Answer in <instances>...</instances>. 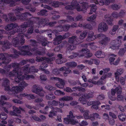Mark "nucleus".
Wrapping results in <instances>:
<instances>
[{
	"label": "nucleus",
	"instance_id": "1",
	"mask_svg": "<svg viewBox=\"0 0 126 126\" xmlns=\"http://www.w3.org/2000/svg\"><path fill=\"white\" fill-rule=\"evenodd\" d=\"M33 23L32 21H29L27 23H24L19 27H17L16 24H9L6 27L5 29L8 31L7 33L9 35L13 34L15 32H16L18 33L19 34L16 37L13 39L12 43L14 46L19 47L20 51H20L18 52L16 50L13 49V52L14 54H11L10 55L6 53H1L0 54V59L4 61H1L0 62V66L1 64V62L2 63L5 64L8 63L11 60L8 59L7 58L9 57L13 58L16 57L18 55H31L32 53L42 55L45 53V51H37L35 49H32L31 51L32 53H31L29 51L31 48L29 46H27L22 47L20 46L25 43V40L24 38L25 36L28 38L30 37L29 36H27L24 33L26 31V28L28 26L30 27L28 31V33L31 34L33 32V29L32 25L33 24Z\"/></svg>",
	"mask_w": 126,
	"mask_h": 126
},
{
	"label": "nucleus",
	"instance_id": "2",
	"mask_svg": "<svg viewBox=\"0 0 126 126\" xmlns=\"http://www.w3.org/2000/svg\"><path fill=\"white\" fill-rule=\"evenodd\" d=\"M29 66L28 65H27L21 69L19 68L18 64L14 63L10 65L5 66V68L7 71L9 70L12 67L14 68V70L9 73V76L11 77L16 75V77L15 78V80L17 82H19L24 79L28 80L34 78V76L33 75L27 74L30 72H37L38 70L35 69L34 66H31L29 68Z\"/></svg>",
	"mask_w": 126,
	"mask_h": 126
},
{
	"label": "nucleus",
	"instance_id": "3",
	"mask_svg": "<svg viewBox=\"0 0 126 126\" xmlns=\"http://www.w3.org/2000/svg\"><path fill=\"white\" fill-rule=\"evenodd\" d=\"M9 81L7 79H5L3 80L2 85L5 87V89L9 92H15V95L16 96V94L18 93L20 91H22L25 87L27 86L28 84L26 83L25 81H22L21 82L19 86H15L13 87L12 89H11L9 86Z\"/></svg>",
	"mask_w": 126,
	"mask_h": 126
},
{
	"label": "nucleus",
	"instance_id": "4",
	"mask_svg": "<svg viewBox=\"0 0 126 126\" xmlns=\"http://www.w3.org/2000/svg\"><path fill=\"white\" fill-rule=\"evenodd\" d=\"M97 38H99L100 40H101L100 41V43L102 46H103L101 47V48H102L105 47V46L108 43L110 40V39L109 38L102 34L100 33L94 36V33L92 32H90L88 33L86 40L87 41H91Z\"/></svg>",
	"mask_w": 126,
	"mask_h": 126
},
{
	"label": "nucleus",
	"instance_id": "5",
	"mask_svg": "<svg viewBox=\"0 0 126 126\" xmlns=\"http://www.w3.org/2000/svg\"><path fill=\"white\" fill-rule=\"evenodd\" d=\"M79 3L83 4L81 8L79 6V4L77 0H73L71 2V6H66L65 8L67 10L72 9L76 8L78 11H83L84 12H86L87 8L88 7V5L85 2V0H83L82 2L80 1Z\"/></svg>",
	"mask_w": 126,
	"mask_h": 126
},
{
	"label": "nucleus",
	"instance_id": "6",
	"mask_svg": "<svg viewBox=\"0 0 126 126\" xmlns=\"http://www.w3.org/2000/svg\"><path fill=\"white\" fill-rule=\"evenodd\" d=\"M116 92L118 94H120L121 93L122 88L120 86L116 87L115 90L112 89L111 93L110 92L108 93V97L110 99L113 101H114L116 99L119 101L123 100L124 99V95L122 94H118L117 98H116L114 96Z\"/></svg>",
	"mask_w": 126,
	"mask_h": 126
},
{
	"label": "nucleus",
	"instance_id": "7",
	"mask_svg": "<svg viewBox=\"0 0 126 126\" xmlns=\"http://www.w3.org/2000/svg\"><path fill=\"white\" fill-rule=\"evenodd\" d=\"M55 60L54 58L52 57V58H50V59L46 58L45 57H42L41 58H38L36 57V61L37 62H39L41 61H44V62L43 63L42 65L41 66V68L42 70L44 71L45 73L47 74H48L49 73V71H47L45 69H43V66H44L45 67H47L48 66V65L46 64L45 66H44V65L45 63L47 62L48 63H50V62L52 61H53Z\"/></svg>",
	"mask_w": 126,
	"mask_h": 126
},
{
	"label": "nucleus",
	"instance_id": "8",
	"mask_svg": "<svg viewBox=\"0 0 126 126\" xmlns=\"http://www.w3.org/2000/svg\"><path fill=\"white\" fill-rule=\"evenodd\" d=\"M123 39L122 36H119L117 37V40H113L111 42L110 48L113 49H119L121 46L122 41H123Z\"/></svg>",
	"mask_w": 126,
	"mask_h": 126
},
{
	"label": "nucleus",
	"instance_id": "9",
	"mask_svg": "<svg viewBox=\"0 0 126 126\" xmlns=\"http://www.w3.org/2000/svg\"><path fill=\"white\" fill-rule=\"evenodd\" d=\"M124 11V10H121L119 15H118L116 12H113L111 16L110 17L109 15L105 16V18L107 19V21L108 23L109 24H111L113 21L112 17L114 18H116L120 16H121L124 14L125 13Z\"/></svg>",
	"mask_w": 126,
	"mask_h": 126
},
{
	"label": "nucleus",
	"instance_id": "10",
	"mask_svg": "<svg viewBox=\"0 0 126 126\" xmlns=\"http://www.w3.org/2000/svg\"><path fill=\"white\" fill-rule=\"evenodd\" d=\"M20 0H2L0 1V6H3L5 4L10 3V6H13L15 5V1H19ZM30 0H22V2L25 4H27Z\"/></svg>",
	"mask_w": 126,
	"mask_h": 126
},
{
	"label": "nucleus",
	"instance_id": "11",
	"mask_svg": "<svg viewBox=\"0 0 126 126\" xmlns=\"http://www.w3.org/2000/svg\"><path fill=\"white\" fill-rule=\"evenodd\" d=\"M32 91V92L36 94L41 96H44V92L42 88L39 85H34L33 86Z\"/></svg>",
	"mask_w": 126,
	"mask_h": 126
},
{
	"label": "nucleus",
	"instance_id": "12",
	"mask_svg": "<svg viewBox=\"0 0 126 126\" xmlns=\"http://www.w3.org/2000/svg\"><path fill=\"white\" fill-rule=\"evenodd\" d=\"M70 35L69 33H67L63 36L59 35L57 36L54 40V44L55 45L59 44L61 43L62 40L68 37Z\"/></svg>",
	"mask_w": 126,
	"mask_h": 126
},
{
	"label": "nucleus",
	"instance_id": "13",
	"mask_svg": "<svg viewBox=\"0 0 126 126\" xmlns=\"http://www.w3.org/2000/svg\"><path fill=\"white\" fill-rule=\"evenodd\" d=\"M60 71H65V72H64V75L65 76H67V74L69 73L71 71V70L67 69L65 67H63L60 68L59 70L57 69L54 70L52 71V73L55 75H58L60 73L59 72Z\"/></svg>",
	"mask_w": 126,
	"mask_h": 126
},
{
	"label": "nucleus",
	"instance_id": "14",
	"mask_svg": "<svg viewBox=\"0 0 126 126\" xmlns=\"http://www.w3.org/2000/svg\"><path fill=\"white\" fill-rule=\"evenodd\" d=\"M51 79H53L55 80L59 81L58 83H57L56 84V85L57 87L60 88H63V87L65 83L63 80L57 77L52 78Z\"/></svg>",
	"mask_w": 126,
	"mask_h": 126
},
{
	"label": "nucleus",
	"instance_id": "15",
	"mask_svg": "<svg viewBox=\"0 0 126 126\" xmlns=\"http://www.w3.org/2000/svg\"><path fill=\"white\" fill-rule=\"evenodd\" d=\"M4 33V32L3 31L0 30V39L2 38V36L1 35L2 34ZM0 44L3 45V47L5 49L9 48L11 46V44H10L8 42L0 41Z\"/></svg>",
	"mask_w": 126,
	"mask_h": 126
},
{
	"label": "nucleus",
	"instance_id": "16",
	"mask_svg": "<svg viewBox=\"0 0 126 126\" xmlns=\"http://www.w3.org/2000/svg\"><path fill=\"white\" fill-rule=\"evenodd\" d=\"M108 27L106 23L104 22H102L99 24L98 30L99 31L102 32L107 31Z\"/></svg>",
	"mask_w": 126,
	"mask_h": 126
},
{
	"label": "nucleus",
	"instance_id": "17",
	"mask_svg": "<svg viewBox=\"0 0 126 126\" xmlns=\"http://www.w3.org/2000/svg\"><path fill=\"white\" fill-rule=\"evenodd\" d=\"M75 117H73L69 119L68 118H65L64 119V122L66 124H67L69 123L72 125H74L78 123V121L74 118Z\"/></svg>",
	"mask_w": 126,
	"mask_h": 126
},
{
	"label": "nucleus",
	"instance_id": "18",
	"mask_svg": "<svg viewBox=\"0 0 126 126\" xmlns=\"http://www.w3.org/2000/svg\"><path fill=\"white\" fill-rule=\"evenodd\" d=\"M9 98L6 97L4 95H2L1 96V100H0V105H5V106L7 107H9L11 106V105L9 103H6L5 102L2 101V100H6Z\"/></svg>",
	"mask_w": 126,
	"mask_h": 126
},
{
	"label": "nucleus",
	"instance_id": "19",
	"mask_svg": "<svg viewBox=\"0 0 126 126\" xmlns=\"http://www.w3.org/2000/svg\"><path fill=\"white\" fill-rule=\"evenodd\" d=\"M114 0H105V2L102 0H93V2L95 3L96 4H99V5H102L105 4L106 5H108L110 2H113Z\"/></svg>",
	"mask_w": 126,
	"mask_h": 126
},
{
	"label": "nucleus",
	"instance_id": "20",
	"mask_svg": "<svg viewBox=\"0 0 126 126\" xmlns=\"http://www.w3.org/2000/svg\"><path fill=\"white\" fill-rule=\"evenodd\" d=\"M82 42V40H80V41H79V40L76 38V37L75 36H73L69 38V43H73L75 45L79 44Z\"/></svg>",
	"mask_w": 126,
	"mask_h": 126
},
{
	"label": "nucleus",
	"instance_id": "21",
	"mask_svg": "<svg viewBox=\"0 0 126 126\" xmlns=\"http://www.w3.org/2000/svg\"><path fill=\"white\" fill-rule=\"evenodd\" d=\"M124 71V70L123 69H118L117 70L116 72L114 73L115 77L117 81H119V76L122 74Z\"/></svg>",
	"mask_w": 126,
	"mask_h": 126
},
{
	"label": "nucleus",
	"instance_id": "22",
	"mask_svg": "<svg viewBox=\"0 0 126 126\" xmlns=\"http://www.w3.org/2000/svg\"><path fill=\"white\" fill-rule=\"evenodd\" d=\"M13 109L14 112L12 111H10L9 112V113L11 115L15 116L18 115L16 114L20 113V110H23L21 108L19 107V109L15 106L13 107Z\"/></svg>",
	"mask_w": 126,
	"mask_h": 126
},
{
	"label": "nucleus",
	"instance_id": "23",
	"mask_svg": "<svg viewBox=\"0 0 126 126\" xmlns=\"http://www.w3.org/2000/svg\"><path fill=\"white\" fill-rule=\"evenodd\" d=\"M51 0H40V2L42 3L47 2L48 4H50L52 5L54 7H57L59 6V3L58 2H50Z\"/></svg>",
	"mask_w": 126,
	"mask_h": 126
},
{
	"label": "nucleus",
	"instance_id": "24",
	"mask_svg": "<svg viewBox=\"0 0 126 126\" xmlns=\"http://www.w3.org/2000/svg\"><path fill=\"white\" fill-rule=\"evenodd\" d=\"M16 96L20 99H22V97H25L28 99H30V98L31 99H34L36 97V96H34L33 95L28 94L25 93L20 94L19 96L17 95Z\"/></svg>",
	"mask_w": 126,
	"mask_h": 126
},
{
	"label": "nucleus",
	"instance_id": "25",
	"mask_svg": "<svg viewBox=\"0 0 126 126\" xmlns=\"http://www.w3.org/2000/svg\"><path fill=\"white\" fill-rule=\"evenodd\" d=\"M57 111L62 112V110L60 108L54 109L50 112V114L48 115L49 117H52L53 116H55L56 114V112Z\"/></svg>",
	"mask_w": 126,
	"mask_h": 126
},
{
	"label": "nucleus",
	"instance_id": "26",
	"mask_svg": "<svg viewBox=\"0 0 126 126\" xmlns=\"http://www.w3.org/2000/svg\"><path fill=\"white\" fill-rule=\"evenodd\" d=\"M21 10L20 9H16L15 10V11L16 13V12H17V13H18L19 14V11ZM19 15H16V16H17V18L18 19H23V16H30L31 15V14L28 13H26L25 14H22L21 16H20L19 15Z\"/></svg>",
	"mask_w": 126,
	"mask_h": 126
},
{
	"label": "nucleus",
	"instance_id": "27",
	"mask_svg": "<svg viewBox=\"0 0 126 126\" xmlns=\"http://www.w3.org/2000/svg\"><path fill=\"white\" fill-rule=\"evenodd\" d=\"M90 97L88 95L85 94L82 96V98L80 97L79 98V100L82 104H86L87 102L86 98H88Z\"/></svg>",
	"mask_w": 126,
	"mask_h": 126
},
{
	"label": "nucleus",
	"instance_id": "28",
	"mask_svg": "<svg viewBox=\"0 0 126 126\" xmlns=\"http://www.w3.org/2000/svg\"><path fill=\"white\" fill-rule=\"evenodd\" d=\"M40 21L38 23L39 26L38 27L44 26V25L47 24L48 23V20L47 19H41L39 20Z\"/></svg>",
	"mask_w": 126,
	"mask_h": 126
},
{
	"label": "nucleus",
	"instance_id": "29",
	"mask_svg": "<svg viewBox=\"0 0 126 126\" xmlns=\"http://www.w3.org/2000/svg\"><path fill=\"white\" fill-rule=\"evenodd\" d=\"M88 51L89 50L87 48L82 49L79 52V56H84L86 57V55L87 54V53L88 52Z\"/></svg>",
	"mask_w": 126,
	"mask_h": 126
},
{
	"label": "nucleus",
	"instance_id": "30",
	"mask_svg": "<svg viewBox=\"0 0 126 126\" xmlns=\"http://www.w3.org/2000/svg\"><path fill=\"white\" fill-rule=\"evenodd\" d=\"M95 55L97 58H104L106 55L105 53L100 51H97L96 52Z\"/></svg>",
	"mask_w": 126,
	"mask_h": 126
},
{
	"label": "nucleus",
	"instance_id": "31",
	"mask_svg": "<svg viewBox=\"0 0 126 126\" xmlns=\"http://www.w3.org/2000/svg\"><path fill=\"white\" fill-rule=\"evenodd\" d=\"M58 56L59 59L56 60V62L58 64H60L65 62L66 61V59H64V61H62L63 59L62 58V55L60 54L58 55Z\"/></svg>",
	"mask_w": 126,
	"mask_h": 126
},
{
	"label": "nucleus",
	"instance_id": "32",
	"mask_svg": "<svg viewBox=\"0 0 126 126\" xmlns=\"http://www.w3.org/2000/svg\"><path fill=\"white\" fill-rule=\"evenodd\" d=\"M118 28V26L117 25L113 26L112 29L110 32V33L111 35H114L116 33L117 29Z\"/></svg>",
	"mask_w": 126,
	"mask_h": 126
},
{
	"label": "nucleus",
	"instance_id": "33",
	"mask_svg": "<svg viewBox=\"0 0 126 126\" xmlns=\"http://www.w3.org/2000/svg\"><path fill=\"white\" fill-rule=\"evenodd\" d=\"M73 99V98L72 97L69 96H66L60 98L59 99V100L60 101H67L72 100Z\"/></svg>",
	"mask_w": 126,
	"mask_h": 126
},
{
	"label": "nucleus",
	"instance_id": "34",
	"mask_svg": "<svg viewBox=\"0 0 126 126\" xmlns=\"http://www.w3.org/2000/svg\"><path fill=\"white\" fill-rule=\"evenodd\" d=\"M66 65L69 67H76L77 65V63L74 62H71L67 63Z\"/></svg>",
	"mask_w": 126,
	"mask_h": 126
},
{
	"label": "nucleus",
	"instance_id": "35",
	"mask_svg": "<svg viewBox=\"0 0 126 126\" xmlns=\"http://www.w3.org/2000/svg\"><path fill=\"white\" fill-rule=\"evenodd\" d=\"M87 34V33L86 31H84L82 32L80 34V38L79 39V40L80 41V40H82L83 41L82 39L84 38L86 36Z\"/></svg>",
	"mask_w": 126,
	"mask_h": 126
},
{
	"label": "nucleus",
	"instance_id": "36",
	"mask_svg": "<svg viewBox=\"0 0 126 126\" xmlns=\"http://www.w3.org/2000/svg\"><path fill=\"white\" fill-rule=\"evenodd\" d=\"M79 26L80 27H84L86 28H88L90 29H92L91 26L89 24L85 25L82 24L81 23H80L79 24Z\"/></svg>",
	"mask_w": 126,
	"mask_h": 126
},
{
	"label": "nucleus",
	"instance_id": "37",
	"mask_svg": "<svg viewBox=\"0 0 126 126\" xmlns=\"http://www.w3.org/2000/svg\"><path fill=\"white\" fill-rule=\"evenodd\" d=\"M111 57L109 59L110 63L111 64H112L114 63V61L115 59V57H116V55L114 54L111 55Z\"/></svg>",
	"mask_w": 126,
	"mask_h": 126
},
{
	"label": "nucleus",
	"instance_id": "38",
	"mask_svg": "<svg viewBox=\"0 0 126 126\" xmlns=\"http://www.w3.org/2000/svg\"><path fill=\"white\" fill-rule=\"evenodd\" d=\"M96 17V16L94 15L88 17L87 20L90 21L94 22L95 21Z\"/></svg>",
	"mask_w": 126,
	"mask_h": 126
},
{
	"label": "nucleus",
	"instance_id": "39",
	"mask_svg": "<svg viewBox=\"0 0 126 126\" xmlns=\"http://www.w3.org/2000/svg\"><path fill=\"white\" fill-rule=\"evenodd\" d=\"M90 7H91L90 12L89 13V14H91L93 13V12H94L95 11L97 7L94 5H91Z\"/></svg>",
	"mask_w": 126,
	"mask_h": 126
},
{
	"label": "nucleus",
	"instance_id": "40",
	"mask_svg": "<svg viewBox=\"0 0 126 126\" xmlns=\"http://www.w3.org/2000/svg\"><path fill=\"white\" fill-rule=\"evenodd\" d=\"M94 104L92 106V107L96 109H98V105L100 104V103L98 101H95L94 102Z\"/></svg>",
	"mask_w": 126,
	"mask_h": 126
},
{
	"label": "nucleus",
	"instance_id": "41",
	"mask_svg": "<svg viewBox=\"0 0 126 126\" xmlns=\"http://www.w3.org/2000/svg\"><path fill=\"white\" fill-rule=\"evenodd\" d=\"M118 117L119 119L122 121H124L126 120V116L124 114H120Z\"/></svg>",
	"mask_w": 126,
	"mask_h": 126
},
{
	"label": "nucleus",
	"instance_id": "42",
	"mask_svg": "<svg viewBox=\"0 0 126 126\" xmlns=\"http://www.w3.org/2000/svg\"><path fill=\"white\" fill-rule=\"evenodd\" d=\"M67 17L68 19H69L70 20H71L73 19V20L74 21H76L80 19L81 18V16H77V17L75 19H74L73 18L72 16H67Z\"/></svg>",
	"mask_w": 126,
	"mask_h": 126
},
{
	"label": "nucleus",
	"instance_id": "43",
	"mask_svg": "<svg viewBox=\"0 0 126 126\" xmlns=\"http://www.w3.org/2000/svg\"><path fill=\"white\" fill-rule=\"evenodd\" d=\"M48 104L49 105L56 106L58 105V102L56 101L53 100L48 102Z\"/></svg>",
	"mask_w": 126,
	"mask_h": 126
},
{
	"label": "nucleus",
	"instance_id": "44",
	"mask_svg": "<svg viewBox=\"0 0 126 126\" xmlns=\"http://www.w3.org/2000/svg\"><path fill=\"white\" fill-rule=\"evenodd\" d=\"M99 117V115L97 113H95L94 114L90 115V119L91 120H93L94 119V117L98 118Z\"/></svg>",
	"mask_w": 126,
	"mask_h": 126
},
{
	"label": "nucleus",
	"instance_id": "45",
	"mask_svg": "<svg viewBox=\"0 0 126 126\" xmlns=\"http://www.w3.org/2000/svg\"><path fill=\"white\" fill-rule=\"evenodd\" d=\"M7 115L4 112H2L0 113V118L2 120H5L7 118Z\"/></svg>",
	"mask_w": 126,
	"mask_h": 126
},
{
	"label": "nucleus",
	"instance_id": "46",
	"mask_svg": "<svg viewBox=\"0 0 126 126\" xmlns=\"http://www.w3.org/2000/svg\"><path fill=\"white\" fill-rule=\"evenodd\" d=\"M46 99H54L55 97L53 94H49L46 96Z\"/></svg>",
	"mask_w": 126,
	"mask_h": 126
},
{
	"label": "nucleus",
	"instance_id": "47",
	"mask_svg": "<svg viewBox=\"0 0 126 126\" xmlns=\"http://www.w3.org/2000/svg\"><path fill=\"white\" fill-rule=\"evenodd\" d=\"M126 51V49L125 48H123L121 49L118 52V54L120 56L123 55H124Z\"/></svg>",
	"mask_w": 126,
	"mask_h": 126
},
{
	"label": "nucleus",
	"instance_id": "48",
	"mask_svg": "<svg viewBox=\"0 0 126 126\" xmlns=\"http://www.w3.org/2000/svg\"><path fill=\"white\" fill-rule=\"evenodd\" d=\"M54 94H55L57 95H60L61 94L64 95V94L63 92H62L59 90H56L54 92Z\"/></svg>",
	"mask_w": 126,
	"mask_h": 126
},
{
	"label": "nucleus",
	"instance_id": "49",
	"mask_svg": "<svg viewBox=\"0 0 126 126\" xmlns=\"http://www.w3.org/2000/svg\"><path fill=\"white\" fill-rule=\"evenodd\" d=\"M84 111L83 116L84 118L87 119H90V117H89V111L87 110H86Z\"/></svg>",
	"mask_w": 126,
	"mask_h": 126
},
{
	"label": "nucleus",
	"instance_id": "50",
	"mask_svg": "<svg viewBox=\"0 0 126 126\" xmlns=\"http://www.w3.org/2000/svg\"><path fill=\"white\" fill-rule=\"evenodd\" d=\"M58 14V13L57 12L55 11H54L53 13H52V14L53 15V17L54 19H56L58 18L59 17V16L57 15Z\"/></svg>",
	"mask_w": 126,
	"mask_h": 126
},
{
	"label": "nucleus",
	"instance_id": "51",
	"mask_svg": "<svg viewBox=\"0 0 126 126\" xmlns=\"http://www.w3.org/2000/svg\"><path fill=\"white\" fill-rule=\"evenodd\" d=\"M9 17L11 20L14 21L16 19V18L15 17H14L13 16V14L11 13L9 14Z\"/></svg>",
	"mask_w": 126,
	"mask_h": 126
},
{
	"label": "nucleus",
	"instance_id": "52",
	"mask_svg": "<svg viewBox=\"0 0 126 126\" xmlns=\"http://www.w3.org/2000/svg\"><path fill=\"white\" fill-rule=\"evenodd\" d=\"M45 88L46 89L48 90H55L56 88L52 86L49 85L45 87Z\"/></svg>",
	"mask_w": 126,
	"mask_h": 126
},
{
	"label": "nucleus",
	"instance_id": "53",
	"mask_svg": "<svg viewBox=\"0 0 126 126\" xmlns=\"http://www.w3.org/2000/svg\"><path fill=\"white\" fill-rule=\"evenodd\" d=\"M92 83L94 84L98 85L102 84H104V82L102 81H100V80H98L97 82L92 81Z\"/></svg>",
	"mask_w": 126,
	"mask_h": 126
},
{
	"label": "nucleus",
	"instance_id": "54",
	"mask_svg": "<svg viewBox=\"0 0 126 126\" xmlns=\"http://www.w3.org/2000/svg\"><path fill=\"white\" fill-rule=\"evenodd\" d=\"M49 108L47 106L45 107V110L44 111L42 110H40V112L44 114H47V111L48 110H49Z\"/></svg>",
	"mask_w": 126,
	"mask_h": 126
},
{
	"label": "nucleus",
	"instance_id": "55",
	"mask_svg": "<svg viewBox=\"0 0 126 126\" xmlns=\"http://www.w3.org/2000/svg\"><path fill=\"white\" fill-rule=\"evenodd\" d=\"M73 89H75L76 90L84 92L85 91V90L83 88L80 87H75Z\"/></svg>",
	"mask_w": 126,
	"mask_h": 126
},
{
	"label": "nucleus",
	"instance_id": "56",
	"mask_svg": "<svg viewBox=\"0 0 126 126\" xmlns=\"http://www.w3.org/2000/svg\"><path fill=\"white\" fill-rule=\"evenodd\" d=\"M42 42V45L46 46L47 44V40L46 39L44 38L41 39V40Z\"/></svg>",
	"mask_w": 126,
	"mask_h": 126
},
{
	"label": "nucleus",
	"instance_id": "57",
	"mask_svg": "<svg viewBox=\"0 0 126 126\" xmlns=\"http://www.w3.org/2000/svg\"><path fill=\"white\" fill-rule=\"evenodd\" d=\"M120 83L122 85H124L125 83V81L124 78L123 77H121L120 79Z\"/></svg>",
	"mask_w": 126,
	"mask_h": 126
},
{
	"label": "nucleus",
	"instance_id": "58",
	"mask_svg": "<svg viewBox=\"0 0 126 126\" xmlns=\"http://www.w3.org/2000/svg\"><path fill=\"white\" fill-rule=\"evenodd\" d=\"M32 119L34 120L35 121H40L41 119L36 116H33L32 117Z\"/></svg>",
	"mask_w": 126,
	"mask_h": 126
},
{
	"label": "nucleus",
	"instance_id": "59",
	"mask_svg": "<svg viewBox=\"0 0 126 126\" xmlns=\"http://www.w3.org/2000/svg\"><path fill=\"white\" fill-rule=\"evenodd\" d=\"M88 125V123L87 122L84 120L82 121L80 124V126H87Z\"/></svg>",
	"mask_w": 126,
	"mask_h": 126
},
{
	"label": "nucleus",
	"instance_id": "60",
	"mask_svg": "<svg viewBox=\"0 0 126 126\" xmlns=\"http://www.w3.org/2000/svg\"><path fill=\"white\" fill-rule=\"evenodd\" d=\"M39 13V15H47V11L45 10H41Z\"/></svg>",
	"mask_w": 126,
	"mask_h": 126
},
{
	"label": "nucleus",
	"instance_id": "61",
	"mask_svg": "<svg viewBox=\"0 0 126 126\" xmlns=\"http://www.w3.org/2000/svg\"><path fill=\"white\" fill-rule=\"evenodd\" d=\"M109 122L110 125H113L114 124L115 121L113 119L110 118L109 119Z\"/></svg>",
	"mask_w": 126,
	"mask_h": 126
},
{
	"label": "nucleus",
	"instance_id": "62",
	"mask_svg": "<svg viewBox=\"0 0 126 126\" xmlns=\"http://www.w3.org/2000/svg\"><path fill=\"white\" fill-rule=\"evenodd\" d=\"M111 7L113 9L116 10L119 9L120 6L117 4H114L112 5Z\"/></svg>",
	"mask_w": 126,
	"mask_h": 126
},
{
	"label": "nucleus",
	"instance_id": "63",
	"mask_svg": "<svg viewBox=\"0 0 126 126\" xmlns=\"http://www.w3.org/2000/svg\"><path fill=\"white\" fill-rule=\"evenodd\" d=\"M69 27L70 26L68 25H67L66 26L65 25L63 27V30L65 31H67L68 30Z\"/></svg>",
	"mask_w": 126,
	"mask_h": 126
},
{
	"label": "nucleus",
	"instance_id": "64",
	"mask_svg": "<svg viewBox=\"0 0 126 126\" xmlns=\"http://www.w3.org/2000/svg\"><path fill=\"white\" fill-rule=\"evenodd\" d=\"M120 60L121 59L120 58H118L114 62L113 64L115 65H117L119 63Z\"/></svg>",
	"mask_w": 126,
	"mask_h": 126
}]
</instances>
